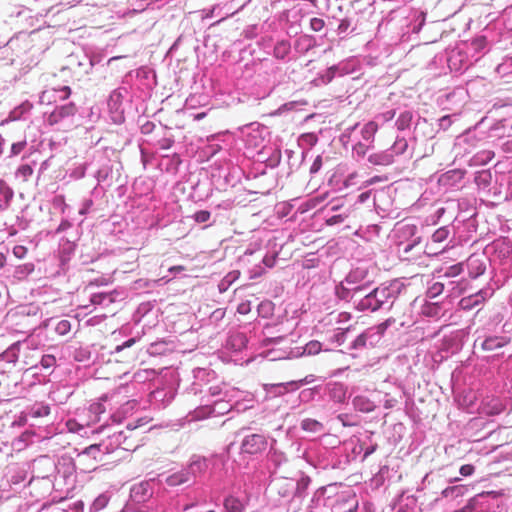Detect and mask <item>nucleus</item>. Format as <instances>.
Segmentation results:
<instances>
[{"label":"nucleus","mask_w":512,"mask_h":512,"mask_svg":"<svg viewBox=\"0 0 512 512\" xmlns=\"http://www.w3.org/2000/svg\"><path fill=\"white\" fill-rule=\"evenodd\" d=\"M385 297H386V293L384 294V296H383L382 294H379V295H378V298H380V299H382V300H383Z\"/></svg>","instance_id":"37"},{"label":"nucleus","mask_w":512,"mask_h":512,"mask_svg":"<svg viewBox=\"0 0 512 512\" xmlns=\"http://www.w3.org/2000/svg\"><path fill=\"white\" fill-rule=\"evenodd\" d=\"M362 153V154H365V151L363 149H360V150H357V153Z\"/></svg>","instance_id":"41"},{"label":"nucleus","mask_w":512,"mask_h":512,"mask_svg":"<svg viewBox=\"0 0 512 512\" xmlns=\"http://www.w3.org/2000/svg\"><path fill=\"white\" fill-rule=\"evenodd\" d=\"M345 220V217L342 215H334L330 217L326 222L328 225H335L338 223H342Z\"/></svg>","instance_id":"25"},{"label":"nucleus","mask_w":512,"mask_h":512,"mask_svg":"<svg viewBox=\"0 0 512 512\" xmlns=\"http://www.w3.org/2000/svg\"><path fill=\"white\" fill-rule=\"evenodd\" d=\"M26 145H27L26 140L13 143L11 146V155L16 156V155L20 154L25 149Z\"/></svg>","instance_id":"15"},{"label":"nucleus","mask_w":512,"mask_h":512,"mask_svg":"<svg viewBox=\"0 0 512 512\" xmlns=\"http://www.w3.org/2000/svg\"><path fill=\"white\" fill-rule=\"evenodd\" d=\"M101 299H102L101 295H94L93 298H92V302L93 303H100Z\"/></svg>","instance_id":"35"},{"label":"nucleus","mask_w":512,"mask_h":512,"mask_svg":"<svg viewBox=\"0 0 512 512\" xmlns=\"http://www.w3.org/2000/svg\"><path fill=\"white\" fill-rule=\"evenodd\" d=\"M455 488H456V487H447L446 489H444V490H443L442 494H443L444 496H448V494H449L450 492H453V491L455 490Z\"/></svg>","instance_id":"33"},{"label":"nucleus","mask_w":512,"mask_h":512,"mask_svg":"<svg viewBox=\"0 0 512 512\" xmlns=\"http://www.w3.org/2000/svg\"><path fill=\"white\" fill-rule=\"evenodd\" d=\"M290 52V44L286 41L278 42L274 47V56L278 59H284Z\"/></svg>","instance_id":"8"},{"label":"nucleus","mask_w":512,"mask_h":512,"mask_svg":"<svg viewBox=\"0 0 512 512\" xmlns=\"http://www.w3.org/2000/svg\"><path fill=\"white\" fill-rule=\"evenodd\" d=\"M49 413H50V408L46 405H40L38 407L31 408V415L34 418L44 417V416L49 415Z\"/></svg>","instance_id":"13"},{"label":"nucleus","mask_w":512,"mask_h":512,"mask_svg":"<svg viewBox=\"0 0 512 512\" xmlns=\"http://www.w3.org/2000/svg\"><path fill=\"white\" fill-rule=\"evenodd\" d=\"M482 412L486 415H499L505 410V405L497 398L487 399L482 403Z\"/></svg>","instance_id":"4"},{"label":"nucleus","mask_w":512,"mask_h":512,"mask_svg":"<svg viewBox=\"0 0 512 512\" xmlns=\"http://www.w3.org/2000/svg\"><path fill=\"white\" fill-rule=\"evenodd\" d=\"M362 153V154H365V151L363 149H360V150H357V153Z\"/></svg>","instance_id":"40"},{"label":"nucleus","mask_w":512,"mask_h":512,"mask_svg":"<svg viewBox=\"0 0 512 512\" xmlns=\"http://www.w3.org/2000/svg\"><path fill=\"white\" fill-rule=\"evenodd\" d=\"M406 148H407V143H406V142H404V144H403V149H406Z\"/></svg>","instance_id":"44"},{"label":"nucleus","mask_w":512,"mask_h":512,"mask_svg":"<svg viewBox=\"0 0 512 512\" xmlns=\"http://www.w3.org/2000/svg\"><path fill=\"white\" fill-rule=\"evenodd\" d=\"M412 118H413L412 113L409 111H405V112L401 113L396 121L397 128L399 130H405L406 128H408L410 126Z\"/></svg>","instance_id":"10"},{"label":"nucleus","mask_w":512,"mask_h":512,"mask_svg":"<svg viewBox=\"0 0 512 512\" xmlns=\"http://www.w3.org/2000/svg\"><path fill=\"white\" fill-rule=\"evenodd\" d=\"M379 180V177H374L372 180H371V183L372 182H375V181H378Z\"/></svg>","instance_id":"38"},{"label":"nucleus","mask_w":512,"mask_h":512,"mask_svg":"<svg viewBox=\"0 0 512 512\" xmlns=\"http://www.w3.org/2000/svg\"><path fill=\"white\" fill-rule=\"evenodd\" d=\"M100 449V445L98 444H92L90 445L89 447L85 448V450L83 451L84 454H90L92 453L94 450L96 451H99Z\"/></svg>","instance_id":"29"},{"label":"nucleus","mask_w":512,"mask_h":512,"mask_svg":"<svg viewBox=\"0 0 512 512\" xmlns=\"http://www.w3.org/2000/svg\"><path fill=\"white\" fill-rule=\"evenodd\" d=\"M475 471V467L471 464H465L460 467V474L462 476H471Z\"/></svg>","instance_id":"21"},{"label":"nucleus","mask_w":512,"mask_h":512,"mask_svg":"<svg viewBox=\"0 0 512 512\" xmlns=\"http://www.w3.org/2000/svg\"><path fill=\"white\" fill-rule=\"evenodd\" d=\"M185 268L183 266H173L169 269V271L173 272V271H177V272H180V271H183Z\"/></svg>","instance_id":"34"},{"label":"nucleus","mask_w":512,"mask_h":512,"mask_svg":"<svg viewBox=\"0 0 512 512\" xmlns=\"http://www.w3.org/2000/svg\"><path fill=\"white\" fill-rule=\"evenodd\" d=\"M434 289L439 290V287H437V284L434 285Z\"/></svg>","instance_id":"45"},{"label":"nucleus","mask_w":512,"mask_h":512,"mask_svg":"<svg viewBox=\"0 0 512 512\" xmlns=\"http://www.w3.org/2000/svg\"><path fill=\"white\" fill-rule=\"evenodd\" d=\"M366 341L367 336L365 334H361L355 339L353 346L355 348L364 347L366 345Z\"/></svg>","instance_id":"24"},{"label":"nucleus","mask_w":512,"mask_h":512,"mask_svg":"<svg viewBox=\"0 0 512 512\" xmlns=\"http://www.w3.org/2000/svg\"><path fill=\"white\" fill-rule=\"evenodd\" d=\"M13 254L15 255V257H17L19 259L24 258L25 255L27 254V248L22 245H16L13 248Z\"/></svg>","instance_id":"19"},{"label":"nucleus","mask_w":512,"mask_h":512,"mask_svg":"<svg viewBox=\"0 0 512 512\" xmlns=\"http://www.w3.org/2000/svg\"><path fill=\"white\" fill-rule=\"evenodd\" d=\"M136 342V339L135 338H131L129 340H127L126 342H124L122 345H118L116 347V351L117 352H120L121 350H123L124 348H128V347H131L132 345H134Z\"/></svg>","instance_id":"26"},{"label":"nucleus","mask_w":512,"mask_h":512,"mask_svg":"<svg viewBox=\"0 0 512 512\" xmlns=\"http://www.w3.org/2000/svg\"><path fill=\"white\" fill-rule=\"evenodd\" d=\"M354 403H355V406L358 407V409L360 411H366V412H369L372 410V405L370 402L368 401H364L363 399L361 398H356L354 400Z\"/></svg>","instance_id":"16"},{"label":"nucleus","mask_w":512,"mask_h":512,"mask_svg":"<svg viewBox=\"0 0 512 512\" xmlns=\"http://www.w3.org/2000/svg\"><path fill=\"white\" fill-rule=\"evenodd\" d=\"M210 216H211V214L209 211L200 210L194 214L193 218L198 223H205L210 219Z\"/></svg>","instance_id":"14"},{"label":"nucleus","mask_w":512,"mask_h":512,"mask_svg":"<svg viewBox=\"0 0 512 512\" xmlns=\"http://www.w3.org/2000/svg\"><path fill=\"white\" fill-rule=\"evenodd\" d=\"M62 118L61 117H54L53 116V112L51 113V115L49 116V122L50 124H55L57 123L59 120H61Z\"/></svg>","instance_id":"31"},{"label":"nucleus","mask_w":512,"mask_h":512,"mask_svg":"<svg viewBox=\"0 0 512 512\" xmlns=\"http://www.w3.org/2000/svg\"><path fill=\"white\" fill-rule=\"evenodd\" d=\"M224 509L225 512H243L244 505L243 503L234 496H228L224 500Z\"/></svg>","instance_id":"6"},{"label":"nucleus","mask_w":512,"mask_h":512,"mask_svg":"<svg viewBox=\"0 0 512 512\" xmlns=\"http://www.w3.org/2000/svg\"><path fill=\"white\" fill-rule=\"evenodd\" d=\"M76 112V106L74 103H68L66 105H63V106H60V107H57L54 111H53V116L54 117H61L62 119L65 118V117H68V116H72L74 115Z\"/></svg>","instance_id":"7"},{"label":"nucleus","mask_w":512,"mask_h":512,"mask_svg":"<svg viewBox=\"0 0 512 512\" xmlns=\"http://www.w3.org/2000/svg\"><path fill=\"white\" fill-rule=\"evenodd\" d=\"M65 90L67 91V95L70 94V88L69 87H65Z\"/></svg>","instance_id":"39"},{"label":"nucleus","mask_w":512,"mask_h":512,"mask_svg":"<svg viewBox=\"0 0 512 512\" xmlns=\"http://www.w3.org/2000/svg\"><path fill=\"white\" fill-rule=\"evenodd\" d=\"M18 173L21 174L23 177H29L33 174V169L30 165L28 164H25V165H21L19 168H18Z\"/></svg>","instance_id":"22"},{"label":"nucleus","mask_w":512,"mask_h":512,"mask_svg":"<svg viewBox=\"0 0 512 512\" xmlns=\"http://www.w3.org/2000/svg\"><path fill=\"white\" fill-rule=\"evenodd\" d=\"M368 161L373 165L387 166L393 163L394 158L391 154L379 152L371 154L368 158Z\"/></svg>","instance_id":"5"},{"label":"nucleus","mask_w":512,"mask_h":512,"mask_svg":"<svg viewBox=\"0 0 512 512\" xmlns=\"http://www.w3.org/2000/svg\"><path fill=\"white\" fill-rule=\"evenodd\" d=\"M268 386H270L271 388H280V389H282L279 393L283 394V393H286L288 391L287 386H296V382L295 381H291V382H288L286 384L280 383V384L266 385V387H268Z\"/></svg>","instance_id":"20"},{"label":"nucleus","mask_w":512,"mask_h":512,"mask_svg":"<svg viewBox=\"0 0 512 512\" xmlns=\"http://www.w3.org/2000/svg\"><path fill=\"white\" fill-rule=\"evenodd\" d=\"M322 166V157L321 156H317L313 162V164L311 165V168H310V172L311 173H316L320 170Z\"/></svg>","instance_id":"23"},{"label":"nucleus","mask_w":512,"mask_h":512,"mask_svg":"<svg viewBox=\"0 0 512 512\" xmlns=\"http://www.w3.org/2000/svg\"><path fill=\"white\" fill-rule=\"evenodd\" d=\"M448 236L449 230L446 227H441L432 234L431 239L434 243H442L448 238Z\"/></svg>","instance_id":"11"},{"label":"nucleus","mask_w":512,"mask_h":512,"mask_svg":"<svg viewBox=\"0 0 512 512\" xmlns=\"http://www.w3.org/2000/svg\"><path fill=\"white\" fill-rule=\"evenodd\" d=\"M188 481L187 475L185 473H175L168 477L167 483L170 486H177L183 484Z\"/></svg>","instance_id":"12"},{"label":"nucleus","mask_w":512,"mask_h":512,"mask_svg":"<svg viewBox=\"0 0 512 512\" xmlns=\"http://www.w3.org/2000/svg\"><path fill=\"white\" fill-rule=\"evenodd\" d=\"M362 153V154H365V151L363 149H360V150H357V153Z\"/></svg>","instance_id":"42"},{"label":"nucleus","mask_w":512,"mask_h":512,"mask_svg":"<svg viewBox=\"0 0 512 512\" xmlns=\"http://www.w3.org/2000/svg\"><path fill=\"white\" fill-rule=\"evenodd\" d=\"M377 131L378 124L374 121H369L364 125L362 129V137L365 140H372Z\"/></svg>","instance_id":"9"},{"label":"nucleus","mask_w":512,"mask_h":512,"mask_svg":"<svg viewBox=\"0 0 512 512\" xmlns=\"http://www.w3.org/2000/svg\"><path fill=\"white\" fill-rule=\"evenodd\" d=\"M485 38L484 37H480V38H477L475 39L472 44L475 46L476 49H482L484 48L485 46Z\"/></svg>","instance_id":"27"},{"label":"nucleus","mask_w":512,"mask_h":512,"mask_svg":"<svg viewBox=\"0 0 512 512\" xmlns=\"http://www.w3.org/2000/svg\"><path fill=\"white\" fill-rule=\"evenodd\" d=\"M434 289L439 290V287H437V284L434 285Z\"/></svg>","instance_id":"46"},{"label":"nucleus","mask_w":512,"mask_h":512,"mask_svg":"<svg viewBox=\"0 0 512 512\" xmlns=\"http://www.w3.org/2000/svg\"><path fill=\"white\" fill-rule=\"evenodd\" d=\"M69 327V322L66 320H63L59 322L57 329L60 331H65Z\"/></svg>","instance_id":"30"},{"label":"nucleus","mask_w":512,"mask_h":512,"mask_svg":"<svg viewBox=\"0 0 512 512\" xmlns=\"http://www.w3.org/2000/svg\"><path fill=\"white\" fill-rule=\"evenodd\" d=\"M56 364V358L53 355H44L41 359V365L49 369Z\"/></svg>","instance_id":"17"},{"label":"nucleus","mask_w":512,"mask_h":512,"mask_svg":"<svg viewBox=\"0 0 512 512\" xmlns=\"http://www.w3.org/2000/svg\"><path fill=\"white\" fill-rule=\"evenodd\" d=\"M360 290H362V288H361V287H356V288H355V292L360 291Z\"/></svg>","instance_id":"43"},{"label":"nucleus","mask_w":512,"mask_h":512,"mask_svg":"<svg viewBox=\"0 0 512 512\" xmlns=\"http://www.w3.org/2000/svg\"><path fill=\"white\" fill-rule=\"evenodd\" d=\"M6 263V257L3 253L0 252V268H3Z\"/></svg>","instance_id":"32"},{"label":"nucleus","mask_w":512,"mask_h":512,"mask_svg":"<svg viewBox=\"0 0 512 512\" xmlns=\"http://www.w3.org/2000/svg\"><path fill=\"white\" fill-rule=\"evenodd\" d=\"M510 343V339L504 336H490L487 337L482 343L481 348L486 352H493L497 349L503 348Z\"/></svg>","instance_id":"3"},{"label":"nucleus","mask_w":512,"mask_h":512,"mask_svg":"<svg viewBox=\"0 0 512 512\" xmlns=\"http://www.w3.org/2000/svg\"><path fill=\"white\" fill-rule=\"evenodd\" d=\"M381 116L384 121H390L395 117V111L394 110L387 111V112L383 113Z\"/></svg>","instance_id":"28"},{"label":"nucleus","mask_w":512,"mask_h":512,"mask_svg":"<svg viewBox=\"0 0 512 512\" xmlns=\"http://www.w3.org/2000/svg\"><path fill=\"white\" fill-rule=\"evenodd\" d=\"M324 20L320 19V18H312L311 21H310V26L312 28V30L314 31H320L324 28Z\"/></svg>","instance_id":"18"},{"label":"nucleus","mask_w":512,"mask_h":512,"mask_svg":"<svg viewBox=\"0 0 512 512\" xmlns=\"http://www.w3.org/2000/svg\"><path fill=\"white\" fill-rule=\"evenodd\" d=\"M466 302H467V300H466V299H462V300H461V303L464 305V307H465V308H466V307H468V304H464V303H466Z\"/></svg>","instance_id":"36"},{"label":"nucleus","mask_w":512,"mask_h":512,"mask_svg":"<svg viewBox=\"0 0 512 512\" xmlns=\"http://www.w3.org/2000/svg\"><path fill=\"white\" fill-rule=\"evenodd\" d=\"M267 448V439L260 434L246 436L241 444V450L248 454H258Z\"/></svg>","instance_id":"1"},{"label":"nucleus","mask_w":512,"mask_h":512,"mask_svg":"<svg viewBox=\"0 0 512 512\" xmlns=\"http://www.w3.org/2000/svg\"><path fill=\"white\" fill-rule=\"evenodd\" d=\"M386 290V288H374L360 301L359 306L361 309H371L372 311L378 310L384 303V300L378 298V295L382 294L384 296Z\"/></svg>","instance_id":"2"}]
</instances>
